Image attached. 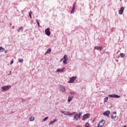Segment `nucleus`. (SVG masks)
Returning <instances> with one entry per match:
<instances>
[{
  "instance_id": "4be33fe9",
  "label": "nucleus",
  "mask_w": 127,
  "mask_h": 127,
  "mask_svg": "<svg viewBox=\"0 0 127 127\" xmlns=\"http://www.w3.org/2000/svg\"><path fill=\"white\" fill-rule=\"evenodd\" d=\"M64 59L65 60H68V57L67 56V55H64Z\"/></svg>"
},
{
  "instance_id": "c85d7f7f",
  "label": "nucleus",
  "mask_w": 127,
  "mask_h": 127,
  "mask_svg": "<svg viewBox=\"0 0 127 127\" xmlns=\"http://www.w3.org/2000/svg\"><path fill=\"white\" fill-rule=\"evenodd\" d=\"M116 117H117V116H114L112 115L111 119H116Z\"/></svg>"
},
{
  "instance_id": "e433bc0d",
  "label": "nucleus",
  "mask_w": 127,
  "mask_h": 127,
  "mask_svg": "<svg viewBox=\"0 0 127 127\" xmlns=\"http://www.w3.org/2000/svg\"><path fill=\"white\" fill-rule=\"evenodd\" d=\"M76 127H81L80 126H77Z\"/></svg>"
},
{
  "instance_id": "58836bf2",
  "label": "nucleus",
  "mask_w": 127,
  "mask_h": 127,
  "mask_svg": "<svg viewBox=\"0 0 127 127\" xmlns=\"http://www.w3.org/2000/svg\"><path fill=\"white\" fill-rule=\"evenodd\" d=\"M124 127H127V126H125Z\"/></svg>"
},
{
  "instance_id": "39448f33",
  "label": "nucleus",
  "mask_w": 127,
  "mask_h": 127,
  "mask_svg": "<svg viewBox=\"0 0 127 127\" xmlns=\"http://www.w3.org/2000/svg\"><path fill=\"white\" fill-rule=\"evenodd\" d=\"M89 118H90V114L87 113L83 116L82 121H85L86 119H89Z\"/></svg>"
},
{
  "instance_id": "c9c22d12",
  "label": "nucleus",
  "mask_w": 127,
  "mask_h": 127,
  "mask_svg": "<svg viewBox=\"0 0 127 127\" xmlns=\"http://www.w3.org/2000/svg\"><path fill=\"white\" fill-rule=\"evenodd\" d=\"M62 61H63V59H62L60 61V62H62Z\"/></svg>"
},
{
  "instance_id": "c756f323",
  "label": "nucleus",
  "mask_w": 127,
  "mask_h": 127,
  "mask_svg": "<svg viewBox=\"0 0 127 127\" xmlns=\"http://www.w3.org/2000/svg\"><path fill=\"white\" fill-rule=\"evenodd\" d=\"M75 114H76V112H73L72 113L70 114L69 116H72L73 115H75Z\"/></svg>"
},
{
  "instance_id": "423d86ee",
  "label": "nucleus",
  "mask_w": 127,
  "mask_h": 127,
  "mask_svg": "<svg viewBox=\"0 0 127 127\" xmlns=\"http://www.w3.org/2000/svg\"><path fill=\"white\" fill-rule=\"evenodd\" d=\"M2 91H6V90H8V89H10V86L7 85L5 86H3L1 87Z\"/></svg>"
},
{
  "instance_id": "473e14b6",
  "label": "nucleus",
  "mask_w": 127,
  "mask_h": 127,
  "mask_svg": "<svg viewBox=\"0 0 127 127\" xmlns=\"http://www.w3.org/2000/svg\"><path fill=\"white\" fill-rule=\"evenodd\" d=\"M73 7H76V4H75V3L73 4Z\"/></svg>"
},
{
  "instance_id": "0eeeda50",
  "label": "nucleus",
  "mask_w": 127,
  "mask_h": 127,
  "mask_svg": "<svg viewBox=\"0 0 127 127\" xmlns=\"http://www.w3.org/2000/svg\"><path fill=\"white\" fill-rule=\"evenodd\" d=\"M109 97H110L111 98H120L121 96H119L117 94H111L109 95Z\"/></svg>"
},
{
  "instance_id": "9b49d317",
  "label": "nucleus",
  "mask_w": 127,
  "mask_h": 127,
  "mask_svg": "<svg viewBox=\"0 0 127 127\" xmlns=\"http://www.w3.org/2000/svg\"><path fill=\"white\" fill-rule=\"evenodd\" d=\"M110 114H111V112L109 111H107L104 113H103V115L104 116H108L110 115Z\"/></svg>"
},
{
  "instance_id": "6e6552de",
  "label": "nucleus",
  "mask_w": 127,
  "mask_h": 127,
  "mask_svg": "<svg viewBox=\"0 0 127 127\" xmlns=\"http://www.w3.org/2000/svg\"><path fill=\"white\" fill-rule=\"evenodd\" d=\"M124 10H125V8L123 6L121 7L120 10L119 11V14H123L124 13Z\"/></svg>"
},
{
  "instance_id": "a878e982",
  "label": "nucleus",
  "mask_w": 127,
  "mask_h": 127,
  "mask_svg": "<svg viewBox=\"0 0 127 127\" xmlns=\"http://www.w3.org/2000/svg\"><path fill=\"white\" fill-rule=\"evenodd\" d=\"M36 22L38 24V26L39 27L40 26V24L39 23V22L38 21V20L36 19Z\"/></svg>"
},
{
  "instance_id": "ddd939ff",
  "label": "nucleus",
  "mask_w": 127,
  "mask_h": 127,
  "mask_svg": "<svg viewBox=\"0 0 127 127\" xmlns=\"http://www.w3.org/2000/svg\"><path fill=\"white\" fill-rule=\"evenodd\" d=\"M29 120L30 121V122H33V121H34V117H30L29 118Z\"/></svg>"
},
{
  "instance_id": "7c9ffc66",
  "label": "nucleus",
  "mask_w": 127,
  "mask_h": 127,
  "mask_svg": "<svg viewBox=\"0 0 127 127\" xmlns=\"http://www.w3.org/2000/svg\"><path fill=\"white\" fill-rule=\"evenodd\" d=\"M13 64V59H12V61L10 63V65H11V64Z\"/></svg>"
},
{
  "instance_id": "72a5a7b5",
  "label": "nucleus",
  "mask_w": 127,
  "mask_h": 127,
  "mask_svg": "<svg viewBox=\"0 0 127 127\" xmlns=\"http://www.w3.org/2000/svg\"><path fill=\"white\" fill-rule=\"evenodd\" d=\"M72 9L75 10V7H72Z\"/></svg>"
},
{
  "instance_id": "aec40b11",
  "label": "nucleus",
  "mask_w": 127,
  "mask_h": 127,
  "mask_svg": "<svg viewBox=\"0 0 127 127\" xmlns=\"http://www.w3.org/2000/svg\"><path fill=\"white\" fill-rule=\"evenodd\" d=\"M31 14H32V11H30L29 13V16L30 18H32V16H31Z\"/></svg>"
},
{
  "instance_id": "f03ea898",
  "label": "nucleus",
  "mask_w": 127,
  "mask_h": 127,
  "mask_svg": "<svg viewBox=\"0 0 127 127\" xmlns=\"http://www.w3.org/2000/svg\"><path fill=\"white\" fill-rule=\"evenodd\" d=\"M76 79H77V76H73L72 77H70L69 78V81H68V83H74V81Z\"/></svg>"
},
{
  "instance_id": "7ed1b4c3",
  "label": "nucleus",
  "mask_w": 127,
  "mask_h": 127,
  "mask_svg": "<svg viewBox=\"0 0 127 127\" xmlns=\"http://www.w3.org/2000/svg\"><path fill=\"white\" fill-rule=\"evenodd\" d=\"M81 113H77L74 115V119H75L76 121H78L79 120L80 118H81Z\"/></svg>"
},
{
  "instance_id": "f3484780",
  "label": "nucleus",
  "mask_w": 127,
  "mask_h": 127,
  "mask_svg": "<svg viewBox=\"0 0 127 127\" xmlns=\"http://www.w3.org/2000/svg\"><path fill=\"white\" fill-rule=\"evenodd\" d=\"M50 52H51V49H50V48H49L47 50V52L45 54V55H46V54H47V53H49Z\"/></svg>"
},
{
  "instance_id": "f704fd0d",
  "label": "nucleus",
  "mask_w": 127,
  "mask_h": 127,
  "mask_svg": "<svg viewBox=\"0 0 127 127\" xmlns=\"http://www.w3.org/2000/svg\"><path fill=\"white\" fill-rule=\"evenodd\" d=\"M115 114V115H117V112H113V114Z\"/></svg>"
},
{
  "instance_id": "393cba45",
  "label": "nucleus",
  "mask_w": 127,
  "mask_h": 127,
  "mask_svg": "<svg viewBox=\"0 0 127 127\" xmlns=\"http://www.w3.org/2000/svg\"><path fill=\"white\" fill-rule=\"evenodd\" d=\"M22 29H23V27H20L18 30V32H19L20 30H22Z\"/></svg>"
},
{
  "instance_id": "a211bd4d",
  "label": "nucleus",
  "mask_w": 127,
  "mask_h": 127,
  "mask_svg": "<svg viewBox=\"0 0 127 127\" xmlns=\"http://www.w3.org/2000/svg\"><path fill=\"white\" fill-rule=\"evenodd\" d=\"M125 56H126V55L124 53L120 54V57H121V58H124Z\"/></svg>"
},
{
  "instance_id": "bb28decb",
  "label": "nucleus",
  "mask_w": 127,
  "mask_h": 127,
  "mask_svg": "<svg viewBox=\"0 0 127 127\" xmlns=\"http://www.w3.org/2000/svg\"><path fill=\"white\" fill-rule=\"evenodd\" d=\"M47 120H48V117H45L43 121H44V122H46V121H47Z\"/></svg>"
},
{
  "instance_id": "dca6fc26",
  "label": "nucleus",
  "mask_w": 127,
  "mask_h": 127,
  "mask_svg": "<svg viewBox=\"0 0 127 127\" xmlns=\"http://www.w3.org/2000/svg\"><path fill=\"white\" fill-rule=\"evenodd\" d=\"M56 122H57V119H55L54 121L50 122L49 125H52L54 124V123H55Z\"/></svg>"
},
{
  "instance_id": "5701e85b",
  "label": "nucleus",
  "mask_w": 127,
  "mask_h": 127,
  "mask_svg": "<svg viewBox=\"0 0 127 127\" xmlns=\"http://www.w3.org/2000/svg\"><path fill=\"white\" fill-rule=\"evenodd\" d=\"M67 61H68V60H64V61H63L64 64H67Z\"/></svg>"
},
{
  "instance_id": "4468645a",
  "label": "nucleus",
  "mask_w": 127,
  "mask_h": 127,
  "mask_svg": "<svg viewBox=\"0 0 127 127\" xmlns=\"http://www.w3.org/2000/svg\"><path fill=\"white\" fill-rule=\"evenodd\" d=\"M61 91H62V92H63V93H64V92H65V87L61 86Z\"/></svg>"
},
{
  "instance_id": "20e7f679",
  "label": "nucleus",
  "mask_w": 127,
  "mask_h": 127,
  "mask_svg": "<svg viewBox=\"0 0 127 127\" xmlns=\"http://www.w3.org/2000/svg\"><path fill=\"white\" fill-rule=\"evenodd\" d=\"M45 32L46 35H47L48 36H50V34H51V32H50V29L49 28H48L47 29H46L45 30Z\"/></svg>"
},
{
  "instance_id": "b1692460",
  "label": "nucleus",
  "mask_w": 127,
  "mask_h": 127,
  "mask_svg": "<svg viewBox=\"0 0 127 127\" xmlns=\"http://www.w3.org/2000/svg\"><path fill=\"white\" fill-rule=\"evenodd\" d=\"M90 127V124L88 123H86L85 124V127Z\"/></svg>"
},
{
  "instance_id": "f8f14e48",
  "label": "nucleus",
  "mask_w": 127,
  "mask_h": 127,
  "mask_svg": "<svg viewBox=\"0 0 127 127\" xmlns=\"http://www.w3.org/2000/svg\"><path fill=\"white\" fill-rule=\"evenodd\" d=\"M72 100H73V96H69L68 98V102L70 103Z\"/></svg>"
},
{
  "instance_id": "cd10ccee",
  "label": "nucleus",
  "mask_w": 127,
  "mask_h": 127,
  "mask_svg": "<svg viewBox=\"0 0 127 127\" xmlns=\"http://www.w3.org/2000/svg\"><path fill=\"white\" fill-rule=\"evenodd\" d=\"M70 95H75L76 92H70Z\"/></svg>"
},
{
  "instance_id": "9d476101",
  "label": "nucleus",
  "mask_w": 127,
  "mask_h": 127,
  "mask_svg": "<svg viewBox=\"0 0 127 127\" xmlns=\"http://www.w3.org/2000/svg\"><path fill=\"white\" fill-rule=\"evenodd\" d=\"M65 70V67H63L62 69L58 68L57 69V72H64Z\"/></svg>"
},
{
  "instance_id": "4c0bfd02",
  "label": "nucleus",
  "mask_w": 127,
  "mask_h": 127,
  "mask_svg": "<svg viewBox=\"0 0 127 127\" xmlns=\"http://www.w3.org/2000/svg\"><path fill=\"white\" fill-rule=\"evenodd\" d=\"M7 52V51H5V53H6Z\"/></svg>"
},
{
  "instance_id": "2eb2a0df",
  "label": "nucleus",
  "mask_w": 127,
  "mask_h": 127,
  "mask_svg": "<svg viewBox=\"0 0 127 127\" xmlns=\"http://www.w3.org/2000/svg\"><path fill=\"white\" fill-rule=\"evenodd\" d=\"M5 50V49L2 48V47H0V52H3Z\"/></svg>"
},
{
  "instance_id": "2f4dec72",
  "label": "nucleus",
  "mask_w": 127,
  "mask_h": 127,
  "mask_svg": "<svg viewBox=\"0 0 127 127\" xmlns=\"http://www.w3.org/2000/svg\"><path fill=\"white\" fill-rule=\"evenodd\" d=\"M71 13H74V10H73L72 9H71Z\"/></svg>"
},
{
  "instance_id": "f257e3e1",
  "label": "nucleus",
  "mask_w": 127,
  "mask_h": 127,
  "mask_svg": "<svg viewBox=\"0 0 127 127\" xmlns=\"http://www.w3.org/2000/svg\"><path fill=\"white\" fill-rule=\"evenodd\" d=\"M105 124H106V121L102 120L99 122L97 127H103L104 126V125H105Z\"/></svg>"
},
{
  "instance_id": "6ab92c4d",
  "label": "nucleus",
  "mask_w": 127,
  "mask_h": 127,
  "mask_svg": "<svg viewBox=\"0 0 127 127\" xmlns=\"http://www.w3.org/2000/svg\"><path fill=\"white\" fill-rule=\"evenodd\" d=\"M108 100H109V97H105L104 99V102L106 103V102H107Z\"/></svg>"
},
{
  "instance_id": "1a4fd4ad",
  "label": "nucleus",
  "mask_w": 127,
  "mask_h": 127,
  "mask_svg": "<svg viewBox=\"0 0 127 127\" xmlns=\"http://www.w3.org/2000/svg\"><path fill=\"white\" fill-rule=\"evenodd\" d=\"M95 49H96V50H100V51H102V50L103 49V47L95 46Z\"/></svg>"
},
{
  "instance_id": "412c9836",
  "label": "nucleus",
  "mask_w": 127,
  "mask_h": 127,
  "mask_svg": "<svg viewBox=\"0 0 127 127\" xmlns=\"http://www.w3.org/2000/svg\"><path fill=\"white\" fill-rule=\"evenodd\" d=\"M18 62H19L20 63H22V62H23V59H18Z\"/></svg>"
}]
</instances>
